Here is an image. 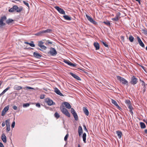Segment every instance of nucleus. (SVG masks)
I'll list each match as a JSON object with an SVG mask.
<instances>
[{
  "mask_svg": "<svg viewBox=\"0 0 147 147\" xmlns=\"http://www.w3.org/2000/svg\"><path fill=\"white\" fill-rule=\"evenodd\" d=\"M23 9V8L22 7H19L17 5H14L12 8L9 9V11L10 12H12L14 11H16L17 12H19L22 11Z\"/></svg>",
  "mask_w": 147,
  "mask_h": 147,
  "instance_id": "f257e3e1",
  "label": "nucleus"
},
{
  "mask_svg": "<svg viewBox=\"0 0 147 147\" xmlns=\"http://www.w3.org/2000/svg\"><path fill=\"white\" fill-rule=\"evenodd\" d=\"M117 79L120 81V82L123 84L127 85L128 84V82L124 78L119 76H117Z\"/></svg>",
  "mask_w": 147,
  "mask_h": 147,
  "instance_id": "f03ea898",
  "label": "nucleus"
},
{
  "mask_svg": "<svg viewBox=\"0 0 147 147\" xmlns=\"http://www.w3.org/2000/svg\"><path fill=\"white\" fill-rule=\"evenodd\" d=\"M7 18L6 16H3L1 17L0 19V28L5 25V24L3 22L6 20Z\"/></svg>",
  "mask_w": 147,
  "mask_h": 147,
  "instance_id": "7ed1b4c3",
  "label": "nucleus"
},
{
  "mask_svg": "<svg viewBox=\"0 0 147 147\" xmlns=\"http://www.w3.org/2000/svg\"><path fill=\"white\" fill-rule=\"evenodd\" d=\"M45 101L47 103L48 105L49 106L55 105V103L49 98H46L45 100Z\"/></svg>",
  "mask_w": 147,
  "mask_h": 147,
  "instance_id": "20e7f679",
  "label": "nucleus"
},
{
  "mask_svg": "<svg viewBox=\"0 0 147 147\" xmlns=\"http://www.w3.org/2000/svg\"><path fill=\"white\" fill-rule=\"evenodd\" d=\"M50 54L52 56L56 55L57 53V52L54 48H51L49 52Z\"/></svg>",
  "mask_w": 147,
  "mask_h": 147,
  "instance_id": "39448f33",
  "label": "nucleus"
},
{
  "mask_svg": "<svg viewBox=\"0 0 147 147\" xmlns=\"http://www.w3.org/2000/svg\"><path fill=\"white\" fill-rule=\"evenodd\" d=\"M55 8L60 13L65 15V13L64 10L60 8L58 6H55Z\"/></svg>",
  "mask_w": 147,
  "mask_h": 147,
  "instance_id": "423d86ee",
  "label": "nucleus"
},
{
  "mask_svg": "<svg viewBox=\"0 0 147 147\" xmlns=\"http://www.w3.org/2000/svg\"><path fill=\"white\" fill-rule=\"evenodd\" d=\"M86 16L88 20L90 21V22L95 25H96L97 24V22L94 20L91 17L87 15H86Z\"/></svg>",
  "mask_w": 147,
  "mask_h": 147,
  "instance_id": "0eeeda50",
  "label": "nucleus"
},
{
  "mask_svg": "<svg viewBox=\"0 0 147 147\" xmlns=\"http://www.w3.org/2000/svg\"><path fill=\"white\" fill-rule=\"evenodd\" d=\"M63 61L64 62L67 64L69 66H72L74 67L76 66V64H73L69 61H68L65 59H64Z\"/></svg>",
  "mask_w": 147,
  "mask_h": 147,
  "instance_id": "6e6552de",
  "label": "nucleus"
},
{
  "mask_svg": "<svg viewBox=\"0 0 147 147\" xmlns=\"http://www.w3.org/2000/svg\"><path fill=\"white\" fill-rule=\"evenodd\" d=\"M137 79L134 76H132L131 78V83L132 84L134 85L137 82Z\"/></svg>",
  "mask_w": 147,
  "mask_h": 147,
  "instance_id": "1a4fd4ad",
  "label": "nucleus"
},
{
  "mask_svg": "<svg viewBox=\"0 0 147 147\" xmlns=\"http://www.w3.org/2000/svg\"><path fill=\"white\" fill-rule=\"evenodd\" d=\"M137 38L140 45L143 47H144V45L142 42L140 37L138 36Z\"/></svg>",
  "mask_w": 147,
  "mask_h": 147,
  "instance_id": "9d476101",
  "label": "nucleus"
},
{
  "mask_svg": "<svg viewBox=\"0 0 147 147\" xmlns=\"http://www.w3.org/2000/svg\"><path fill=\"white\" fill-rule=\"evenodd\" d=\"M111 102L112 104H114L115 106H116L117 108L119 110H121V108L119 106L117 102L114 100L113 99L111 100Z\"/></svg>",
  "mask_w": 147,
  "mask_h": 147,
  "instance_id": "9b49d317",
  "label": "nucleus"
},
{
  "mask_svg": "<svg viewBox=\"0 0 147 147\" xmlns=\"http://www.w3.org/2000/svg\"><path fill=\"white\" fill-rule=\"evenodd\" d=\"M120 15L119 13L116 15L114 18H112L111 20L113 21H117L119 20V17Z\"/></svg>",
  "mask_w": 147,
  "mask_h": 147,
  "instance_id": "f8f14e48",
  "label": "nucleus"
},
{
  "mask_svg": "<svg viewBox=\"0 0 147 147\" xmlns=\"http://www.w3.org/2000/svg\"><path fill=\"white\" fill-rule=\"evenodd\" d=\"M69 74L72 76H73L74 78L77 80H81L80 78L78 76L74 74L73 73L70 72L69 73Z\"/></svg>",
  "mask_w": 147,
  "mask_h": 147,
  "instance_id": "ddd939ff",
  "label": "nucleus"
},
{
  "mask_svg": "<svg viewBox=\"0 0 147 147\" xmlns=\"http://www.w3.org/2000/svg\"><path fill=\"white\" fill-rule=\"evenodd\" d=\"M54 92L57 94L61 96H63V94L60 92V91L57 88H54Z\"/></svg>",
  "mask_w": 147,
  "mask_h": 147,
  "instance_id": "4468645a",
  "label": "nucleus"
},
{
  "mask_svg": "<svg viewBox=\"0 0 147 147\" xmlns=\"http://www.w3.org/2000/svg\"><path fill=\"white\" fill-rule=\"evenodd\" d=\"M83 130L82 127L80 126L78 128V132L79 136H80L83 133Z\"/></svg>",
  "mask_w": 147,
  "mask_h": 147,
  "instance_id": "2eb2a0df",
  "label": "nucleus"
},
{
  "mask_svg": "<svg viewBox=\"0 0 147 147\" xmlns=\"http://www.w3.org/2000/svg\"><path fill=\"white\" fill-rule=\"evenodd\" d=\"M64 104L65 107L68 109H70L71 108V106L69 103L67 102H64L63 103Z\"/></svg>",
  "mask_w": 147,
  "mask_h": 147,
  "instance_id": "dca6fc26",
  "label": "nucleus"
},
{
  "mask_svg": "<svg viewBox=\"0 0 147 147\" xmlns=\"http://www.w3.org/2000/svg\"><path fill=\"white\" fill-rule=\"evenodd\" d=\"M1 139L4 142L6 143V137L4 134H2L1 136Z\"/></svg>",
  "mask_w": 147,
  "mask_h": 147,
  "instance_id": "f3484780",
  "label": "nucleus"
},
{
  "mask_svg": "<svg viewBox=\"0 0 147 147\" xmlns=\"http://www.w3.org/2000/svg\"><path fill=\"white\" fill-rule=\"evenodd\" d=\"M125 103L127 104V106L128 108H130L131 107L130 101L128 100H126L125 101Z\"/></svg>",
  "mask_w": 147,
  "mask_h": 147,
  "instance_id": "a211bd4d",
  "label": "nucleus"
},
{
  "mask_svg": "<svg viewBox=\"0 0 147 147\" xmlns=\"http://www.w3.org/2000/svg\"><path fill=\"white\" fill-rule=\"evenodd\" d=\"M94 47L95 48L96 50H98L100 48L99 45L97 42H95L94 43Z\"/></svg>",
  "mask_w": 147,
  "mask_h": 147,
  "instance_id": "6ab92c4d",
  "label": "nucleus"
},
{
  "mask_svg": "<svg viewBox=\"0 0 147 147\" xmlns=\"http://www.w3.org/2000/svg\"><path fill=\"white\" fill-rule=\"evenodd\" d=\"M22 88V87L20 86H19L18 85H15L14 86L13 89L15 90H20Z\"/></svg>",
  "mask_w": 147,
  "mask_h": 147,
  "instance_id": "aec40b11",
  "label": "nucleus"
},
{
  "mask_svg": "<svg viewBox=\"0 0 147 147\" xmlns=\"http://www.w3.org/2000/svg\"><path fill=\"white\" fill-rule=\"evenodd\" d=\"M34 56L36 58H40L41 57V55L38 53L36 52H34L33 53Z\"/></svg>",
  "mask_w": 147,
  "mask_h": 147,
  "instance_id": "412c9836",
  "label": "nucleus"
},
{
  "mask_svg": "<svg viewBox=\"0 0 147 147\" xmlns=\"http://www.w3.org/2000/svg\"><path fill=\"white\" fill-rule=\"evenodd\" d=\"M10 88V87L8 86L0 94V97L1 96L3 95L4 94L5 92L8 90Z\"/></svg>",
  "mask_w": 147,
  "mask_h": 147,
  "instance_id": "4be33fe9",
  "label": "nucleus"
},
{
  "mask_svg": "<svg viewBox=\"0 0 147 147\" xmlns=\"http://www.w3.org/2000/svg\"><path fill=\"white\" fill-rule=\"evenodd\" d=\"M83 111L85 114L86 116H88L89 114V112L86 107H83Z\"/></svg>",
  "mask_w": 147,
  "mask_h": 147,
  "instance_id": "5701e85b",
  "label": "nucleus"
},
{
  "mask_svg": "<svg viewBox=\"0 0 147 147\" xmlns=\"http://www.w3.org/2000/svg\"><path fill=\"white\" fill-rule=\"evenodd\" d=\"M43 34V31L42 30L35 34V35L38 36H42Z\"/></svg>",
  "mask_w": 147,
  "mask_h": 147,
  "instance_id": "b1692460",
  "label": "nucleus"
},
{
  "mask_svg": "<svg viewBox=\"0 0 147 147\" xmlns=\"http://www.w3.org/2000/svg\"><path fill=\"white\" fill-rule=\"evenodd\" d=\"M116 133L117 135L118 138H120L122 136V132L121 131H117Z\"/></svg>",
  "mask_w": 147,
  "mask_h": 147,
  "instance_id": "393cba45",
  "label": "nucleus"
},
{
  "mask_svg": "<svg viewBox=\"0 0 147 147\" xmlns=\"http://www.w3.org/2000/svg\"><path fill=\"white\" fill-rule=\"evenodd\" d=\"M25 43L29 45L31 47H35V45L34 44V42L33 41H31V43H29L28 42H25Z\"/></svg>",
  "mask_w": 147,
  "mask_h": 147,
  "instance_id": "a878e982",
  "label": "nucleus"
},
{
  "mask_svg": "<svg viewBox=\"0 0 147 147\" xmlns=\"http://www.w3.org/2000/svg\"><path fill=\"white\" fill-rule=\"evenodd\" d=\"M63 17L66 20H71V17H69L67 15H64L63 16Z\"/></svg>",
  "mask_w": 147,
  "mask_h": 147,
  "instance_id": "bb28decb",
  "label": "nucleus"
},
{
  "mask_svg": "<svg viewBox=\"0 0 147 147\" xmlns=\"http://www.w3.org/2000/svg\"><path fill=\"white\" fill-rule=\"evenodd\" d=\"M60 109L61 112L63 113L68 111L67 110L66 108H65L64 106L61 107Z\"/></svg>",
  "mask_w": 147,
  "mask_h": 147,
  "instance_id": "cd10ccee",
  "label": "nucleus"
},
{
  "mask_svg": "<svg viewBox=\"0 0 147 147\" xmlns=\"http://www.w3.org/2000/svg\"><path fill=\"white\" fill-rule=\"evenodd\" d=\"M14 21V20L11 19H9L6 21V23L8 24H10Z\"/></svg>",
  "mask_w": 147,
  "mask_h": 147,
  "instance_id": "c85d7f7f",
  "label": "nucleus"
},
{
  "mask_svg": "<svg viewBox=\"0 0 147 147\" xmlns=\"http://www.w3.org/2000/svg\"><path fill=\"white\" fill-rule=\"evenodd\" d=\"M141 128L142 129L145 128L146 127V125L144 123L141 122L140 123Z\"/></svg>",
  "mask_w": 147,
  "mask_h": 147,
  "instance_id": "c756f323",
  "label": "nucleus"
},
{
  "mask_svg": "<svg viewBox=\"0 0 147 147\" xmlns=\"http://www.w3.org/2000/svg\"><path fill=\"white\" fill-rule=\"evenodd\" d=\"M86 133H84L82 136V138L83 139V141L84 143H86Z\"/></svg>",
  "mask_w": 147,
  "mask_h": 147,
  "instance_id": "7c9ffc66",
  "label": "nucleus"
},
{
  "mask_svg": "<svg viewBox=\"0 0 147 147\" xmlns=\"http://www.w3.org/2000/svg\"><path fill=\"white\" fill-rule=\"evenodd\" d=\"M43 31L44 33H50L52 30L51 29H47L45 30H43Z\"/></svg>",
  "mask_w": 147,
  "mask_h": 147,
  "instance_id": "2f4dec72",
  "label": "nucleus"
},
{
  "mask_svg": "<svg viewBox=\"0 0 147 147\" xmlns=\"http://www.w3.org/2000/svg\"><path fill=\"white\" fill-rule=\"evenodd\" d=\"M75 120L76 121H77L78 120V116L77 114V113H73L72 114Z\"/></svg>",
  "mask_w": 147,
  "mask_h": 147,
  "instance_id": "473e14b6",
  "label": "nucleus"
},
{
  "mask_svg": "<svg viewBox=\"0 0 147 147\" xmlns=\"http://www.w3.org/2000/svg\"><path fill=\"white\" fill-rule=\"evenodd\" d=\"M9 121V119H7L5 121L6 126H10Z\"/></svg>",
  "mask_w": 147,
  "mask_h": 147,
  "instance_id": "72a5a7b5",
  "label": "nucleus"
},
{
  "mask_svg": "<svg viewBox=\"0 0 147 147\" xmlns=\"http://www.w3.org/2000/svg\"><path fill=\"white\" fill-rule=\"evenodd\" d=\"M129 41L131 42H132L134 41V38L131 35V36H129Z\"/></svg>",
  "mask_w": 147,
  "mask_h": 147,
  "instance_id": "f704fd0d",
  "label": "nucleus"
},
{
  "mask_svg": "<svg viewBox=\"0 0 147 147\" xmlns=\"http://www.w3.org/2000/svg\"><path fill=\"white\" fill-rule=\"evenodd\" d=\"M65 115L68 117H70V114L68 111H67L66 112H65L63 113Z\"/></svg>",
  "mask_w": 147,
  "mask_h": 147,
  "instance_id": "c9c22d12",
  "label": "nucleus"
},
{
  "mask_svg": "<svg viewBox=\"0 0 147 147\" xmlns=\"http://www.w3.org/2000/svg\"><path fill=\"white\" fill-rule=\"evenodd\" d=\"M54 115L55 117L57 119H58L60 117L59 114L57 112L55 113Z\"/></svg>",
  "mask_w": 147,
  "mask_h": 147,
  "instance_id": "e433bc0d",
  "label": "nucleus"
},
{
  "mask_svg": "<svg viewBox=\"0 0 147 147\" xmlns=\"http://www.w3.org/2000/svg\"><path fill=\"white\" fill-rule=\"evenodd\" d=\"M9 107L8 106H7L5 107L4 109H3V111H4L5 112H6L9 109Z\"/></svg>",
  "mask_w": 147,
  "mask_h": 147,
  "instance_id": "4c0bfd02",
  "label": "nucleus"
},
{
  "mask_svg": "<svg viewBox=\"0 0 147 147\" xmlns=\"http://www.w3.org/2000/svg\"><path fill=\"white\" fill-rule=\"evenodd\" d=\"M129 109V111L130 112V113L131 114V115H132L133 114V113L132 111V109H133V108L132 107V106L130 108H128Z\"/></svg>",
  "mask_w": 147,
  "mask_h": 147,
  "instance_id": "58836bf2",
  "label": "nucleus"
},
{
  "mask_svg": "<svg viewBox=\"0 0 147 147\" xmlns=\"http://www.w3.org/2000/svg\"><path fill=\"white\" fill-rule=\"evenodd\" d=\"M103 23L108 26H110L111 25L109 21L107 22H104Z\"/></svg>",
  "mask_w": 147,
  "mask_h": 147,
  "instance_id": "ea45409f",
  "label": "nucleus"
},
{
  "mask_svg": "<svg viewBox=\"0 0 147 147\" xmlns=\"http://www.w3.org/2000/svg\"><path fill=\"white\" fill-rule=\"evenodd\" d=\"M40 47L42 49L44 50H45L47 49V47L43 45H40Z\"/></svg>",
  "mask_w": 147,
  "mask_h": 147,
  "instance_id": "a19ab883",
  "label": "nucleus"
},
{
  "mask_svg": "<svg viewBox=\"0 0 147 147\" xmlns=\"http://www.w3.org/2000/svg\"><path fill=\"white\" fill-rule=\"evenodd\" d=\"M43 43H44V42H42V41H39L38 42V46H39L40 47V45H43L42 44H43Z\"/></svg>",
  "mask_w": 147,
  "mask_h": 147,
  "instance_id": "79ce46f5",
  "label": "nucleus"
},
{
  "mask_svg": "<svg viewBox=\"0 0 147 147\" xmlns=\"http://www.w3.org/2000/svg\"><path fill=\"white\" fill-rule=\"evenodd\" d=\"M30 105L29 104L27 103L26 104H24L23 105V107H28Z\"/></svg>",
  "mask_w": 147,
  "mask_h": 147,
  "instance_id": "37998d69",
  "label": "nucleus"
},
{
  "mask_svg": "<svg viewBox=\"0 0 147 147\" xmlns=\"http://www.w3.org/2000/svg\"><path fill=\"white\" fill-rule=\"evenodd\" d=\"M24 89H25L26 88L28 89H34V88L28 86L25 87L24 88Z\"/></svg>",
  "mask_w": 147,
  "mask_h": 147,
  "instance_id": "c03bdc74",
  "label": "nucleus"
},
{
  "mask_svg": "<svg viewBox=\"0 0 147 147\" xmlns=\"http://www.w3.org/2000/svg\"><path fill=\"white\" fill-rule=\"evenodd\" d=\"M71 111L72 114H73V113H76L75 110L73 108H71Z\"/></svg>",
  "mask_w": 147,
  "mask_h": 147,
  "instance_id": "a18cd8bd",
  "label": "nucleus"
},
{
  "mask_svg": "<svg viewBox=\"0 0 147 147\" xmlns=\"http://www.w3.org/2000/svg\"><path fill=\"white\" fill-rule=\"evenodd\" d=\"M23 2L24 3V4L25 5H26V6H27V7H29L28 3L27 2L24 1H23Z\"/></svg>",
  "mask_w": 147,
  "mask_h": 147,
  "instance_id": "49530a36",
  "label": "nucleus"
},
{
  "mask_svg": "<svg viewBox=\"0 0 147 147\" xmlns=\"http://www.w3.org/2000/svg\"><path fill=\"white\" fill-rule=\"evenodd\" d=\"M15 121H13V123L11 125V127L12 128H13L15 126Z\"/></svg>",
  "mask_w": 147,
  "mask_h": 147,
  "instance_id": "de8ad7c7",
  "label": "nucleus"
},
{
  "mask_svg": "<svg viewBox=\"0 0 147 147\" xmlns=\"http://www.w3.org/2000/svg\"><path fill=\"white\" fill-rule=\"evenodd\" d=\"M68 136H69V135H68V134H67L65 136V138H64V140L65 141H66L67 140V138H68Z\"/></svg>",
  "mask_w": 147,
  "mask_h": 147,
  "instance_id": "09e8293b",
  "label": "nucleus"
},
{
  "mask_svg": "<svg viewBox=\"0 0 147 147\" xmlns=\"http://www.w3.org/2000/svg\"><path fill=\"white\" fill-rule=\"evenodd\" d=\"M7 131L8 132L10 130V126H6Z\"/></svg>",
  "mask_w": 147,
  "mask_h": 147,
  "instance_id": "8fccbe9b",
  "label": "nucleus"
},
{
  "mask_svg": "<svg viewBox=\"0 0 147 147\" xmlns=\"http://www.w3.org/2000/svg\"><path fill=\"white\" fill-rule=\"evenodd\" d=\"M101 42L102 43V44L105 47H108V45H107L105 42H104L103 41H102Z\"/></svg>",
  "mask_w": 147,
  "mask_h": 147,
  "instance_id": "3c124183",
  "label": "nucleus"
},
{
  "mask_svg": "<svg viewBox=\"0 0 147 147\" xmlns=\"http://www.w3.org/2000/svg\"><path fill=\"white\" fill-rule=\"evenodd\" d=\"M45 98V95L44 94H41L40 96V98L41 99H43Z\"/></svg>",
  "mask_w": 147,
  "mask_h": 147,
  "instance_id": "603ef678",
  "label": "nucleus"
},
{
  "mask_svg": "<svg viewBox=\"0 0 147 147\" xmlns=\"http://www.w3.org/2000/svg\"><path fill=\"white\" fill-rule=\"evenodd\" d=\"M143 31L144 33V34L147 35V30H143Z\"/></svg>",
  "mask_w": 147,
  "mask_h": 147,
  "instance_id": "864d4df0",
  "label": "nucleus"
},
{
  "mask_svg": "<svg viewBox=\"0 0 147 147\" xmlns=\"http://www.w3.org/2000/svg\"><path fill=\"white\" fill-rule=\"evenodd\" d=\"M84 129V130L86 131H88V130L86 128V127L85 125H83Z\"/></svg>",
  "mask_w": 147,
  "mask_h": 147,
  "instance_id": "5fc2aeb1",
  "label": "nucleus"
},
{
  "mask_svg": "<svg viewBox=\"0 0 147 147\" xmlns=\"http://www.w3.org/2000/svg\"><path fill=\"white\" fill-rule=\"evenodd\" d=\"M6 112H5L4 111H2L1 113V115L2 116H4Z\"/></svg>",
  "mask_w": 147,
  "mask_h": 147,
  "instance_id": "6e6d98bb",
  "label": "nucleus"
},
{
  "mask_svg": "<svg viewBox=\"0 0 147 147\" xmlns=\"http://www.w3.org/2000/svg\"><path fill=\"white\" fill-rule=\"evenodd\" d=\"M13 108L15 110H17L18 109L17 106L15 105H14L13 107Z\"/></svg>",
  "mask_w": 147,
  "mask_h": 147,
  "instance_id": "4d7b16f0",
  "label": "nucleus"
},
{
  "mask_svg": "<svg viewBox=\"0 0 147 147\" xmlns=\"http://www.w3.org/2000/svg\"><path fill=\"white\" fill-rule=\"evenodd\" d=\"M52 42L50 41L49 40H48L47 41V44H52Z\"/></svg>",
  "mask_w": 147,
  "mask_h": 147,
  "instance_id": "13d9d810",
  "label": "nucleus"
},
{
  "mask_svg": "<svg viewBox=\"0 0 147 147\" xmlns=\"http://www.w3.org/2000/svg\"><path fill=\"white\" fill-rule=\"evenodd\" d=\"M36 106L38 107H40V105L39 103H37L36 104Z\"/></svg>",
  "mask_w": 147,
  "mask_h": 147,
  "instance_id": "bf43d9fd",
  "label": "nucleus"
},
{
  "mask_svg": "<svg viewBox=\"0 0 147 147\" xmlns=\"http://www.w3.org/2000/svg\"><path fill=\"white\" fill-rule=\"evenodd\" d=\"M0 147H4L1 142H0Z\"/></svg>",
  "mask_w": 147,
  "mask_h": 147,
  "instance_id": "052dcab7",
  "label": "nucleus"
},
{
  "mask_svg": "<svg viewBox=\"0 0 147 147\" xmlns=\"http://www.w3.org/2000/svg\"><path fill=\"white\" fill-rule=\"evenodd\" d=\"M5 122H3L2 123V126L3 127H4L5 126Z\"/></svg>",
  "mask_w": 147,
  "mask_h": 147,
  "instance_id": "680f3d73",
  "label": "nucleus"
},
{
  "mask_svg": "<svg viewBox=\"0 0 147 147\" xmlns=\"http://www.w3.org/2000/svg\"><path fill=\"white\" fill-rule=\"evenodd\" d=\"M141 82H142V84L144 86H145V82L142 80L141 81Z\"/></svg>",
  "mask_w": 147,
  "mask_h": 147,
  "instance_id": "e2e57ef3",
  "label": "nucleus"
},
{
  "mask_svg": "<svg viewBox=\"0 0 147 147\" xmlns=\"http://www.w3.org/2000/svg\"><path fill=\"white\" fill-rule=\"evenodd\" d=\"M121 39L122 40H124V37L123 36H121Z\"/></svg>",
  "mask_w": 147,
  "mask_h": 147,
  "instance_id": "0e129e2a",
  "label": "nucleus"
},
{
  "mask_svg": "<svg viewBox=\"0 0 147 147\" xmlns=\"http://www.w3.org/2000/svg\"><path fill=\"white\" fill-rule=\"evenodd\" d=\"M136 1H137L139 3V4H140L141 2H140V0H135Z\"/></svg>",
  "mask_w": 147,
  "mask_h": 147,
  "instance_id": "69168bd1",
  "label": "nucleus"
},
{
  "mask_svg": "<svg viewBox=\"0 0 147 147\" xmlns=\"http://www.w3.org/2000/svg\"><path fill=\"white\" fill-rule=\"evenodd\" d=\"M140 66L144 69V71H145V67L143 66L140 65Z\"/></svg>",
  "mask_w": 147,
  "mask_h": 147,
  "instance_id": "338daca9",
  "label": "nucleus"
},
{
  "mask_svg": "<svg viewBox=\"0 0 147 147\" xmlns=\"http://www.w3.org/2000/svg\"><path fill=\"white\" fill-rule=\"evenodd\" d=\"M144 132L146 134H147V129H145L144 130Z\"/></svg>",
  "mask_w": 147,
  "mask_h": 147,
  "instance_id": "774afa93",
  "label": "nucleus"
}]
</instances>
